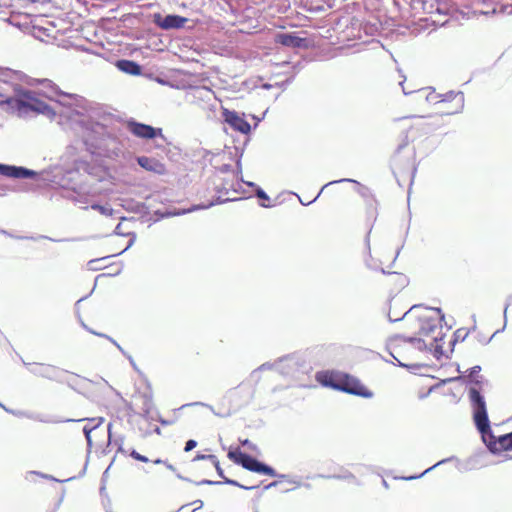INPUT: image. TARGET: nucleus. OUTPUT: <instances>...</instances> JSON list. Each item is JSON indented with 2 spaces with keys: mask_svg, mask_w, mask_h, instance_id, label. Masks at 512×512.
Wrapping results in <instances>:
<instances>
[{
  "mask_svg": "<svg viewBox=\"0 0 512 512\" xmlns=\"http://www.w3.org/2000/svg\"><path fill=\"white\" fill-rule=\"evenodd\" d=\"M418 321H419V330H418L417 334L419 336H427L431 332H433L434 329L436 328V324L434 323V321L428 317H424V316L420 317L418 319Z\"/></svg>",
  "mask_w": 512,
  "mask_h": 512,
  "instance_id": "obj_13",
  "label": "nucleus"
},
{
  "mask_svg": "<svg viewBox=\"0 0 512 512\" xmlns=\"http://www.w3.org/2000/svg\"><path fill=\"white\" fill-rule=\"evenodd\" d=\"M14 100H15L14 98L6 97L5 95L0 94V105H3V104H12V102H13Z\"/></svg>",
  "mask_w": 512,
  "mask_h": 512,
  "instance_id": "obj_22",
  "label": "nucleus"
},
{
  "mask_svg": "<svg viewBox=\"0 0 512 512\" xmlns=\"http://www.w3.org/2000/svg\"><path fill=\"white\" fill-rule=\"evenodd\" d=\"M344 373L340 371H322L317 373L316 378L324 387L340 391Z\"/></svg>",
  "mask_w": 512,
  "mask_h": 512,
  "instance_id": "obj_7",
  "label": "nucleus"
},
{
  "mask_svg": "<svg viewBox=\"0 0 512 512\" xmlns=\"http://www.w3.org/2000/svg\"><path fill=\"white\" fill-rule=\"evenodd\" d=\"M228 457L234 463L241 465L243 468L249 471L260 474H266L270 476H276V471L273 467L258 461L251 455L241 452L239 449L229 451Z\"/></svg>",
  "mask_w": 512,
  "mask_h": 512,
  "instance_id": "obj_2",
  "label": "nucleus"
},
{
  "mask_svg": "<svg viewBox=\"0 0 512 512\" xmlns=\"http://www.w3.org/2000/svg\"><path fill=\"white\" fill-rule=\"evenodd\" d=\"M137 162L142 169L154 174L164 175L167 171L165 164L156 158L142 156L137 158Z\"/></svg>",
  "mask_w": 512,
  "mask_h": 512,
  "instance_id": "obj_8",
  "label": "nucleus"
},
{
  "mask_svg": "<svg viewBox=\"0 0 512 512\" xmlns=\"http://www.w3.org/2000/svg\"><path fill=\"white\" fill-rule=\"evenodd\" d=\"M9 166L0 164V174L7 177Z\"/></svg>",
  "mask_w": 512,
  "mask_h": 512,
  "instance_id": "obj_23",
  "label": "nucleus"
},
{
  "mask_svg": "<svg viewBox=\"0 0 512 512\" xmlns=\"http://www.w3.org/2000/svg\"><path fill=\"white\" fill-rule=\"evenodd\" d=\"M275 43L286 47H300L304 39L289 33H278L275 35Z\"/></svg>",
  "mask_w": 512,
  "mask_h": 512,
  "instance_id": "obj_10",
  "label": "nucleus"
},
{
  "mask_svg": "<svg viewBox=\"0 0 512 512\" xmlns=\"http://www.w3.org/2000/svg\"><path fill=\"white\" fill-rule=\"evenodd\" d=\"M21 103L24 107H29L30 109L41 113H44L49 109L47 103L30 95H26V101H21Z\"/></svg>",
  "mask_w": 512,
  "mask_h": 512,
  "instance_id": "obj_11",
  "label": "nucleus"
},
{
  "mask_svg": "<svg viewBox=\"0 0 512 512\" xmlns=\"http://www.w3.org/2000/svg\"><path fill=\"white\" fill-rule=\"evenodd\" d=\"M131 405L140 416H147L154 407L153 396L151 392H137L133 395Z\"/></svg>",
  "mask_w": 512,
  "mask_h": 512,
  "instance_id": "obj_4",
  "label": "nucleus"
},
{
  "mask_svg": "<svg viewBox=\"0 0 512 512\" xmlns=\"http://www.w3.org/2000/svg\"><path fill=\"white\" fill-rule=\"evenodd\" d=\"M36 175L32 170H28L22 167L9 166L7 177L11 178H29Z\"/></svg>",
  "mask_w": 512,
  "mask_h": 512,
  "instance_id": "obj_14",
  "label": "nucleus"
},
{
  "mask_svg": "<svg viewBox=\"0 0 512 512\" xmlns=\"http://www.w3.org/2000/svg\"><path fill=\"white\" fill-rule=\"evenodd\" d=\"M480 372V367L479 366H475L471 369V372L469 374V378L470 380L472 381V383L474 384L473 386H470L469 389H473V387L475 389L478 390V392L480 393V389H481V383H482V376L479 374ZM470 390H468L469 392Z\"/></svg>",
  "mask_w": 512,
  "mask_h": 512,
  "instance_id": "obj_16",
  "label": "nucleus"
},
{
  "mask_svg": "<svg viewBox=\"0 0 512 512\" xmlns=\"http://www.w3.org/2000/svg\"><path fill=\"white\" fill-rule=\"evenodd\" d=\"M55 370H56L55 367H53L51 365H42L40 373L42 375L51 377L53 375V373L55 372Z\"/></svg>",
  "mask_w": 512,
  "mask_h": 512,
  "instance_id": "obj_19",
  "label": "nucleus"
},
{
  "mask_svg": "<svg viewBox=\"0 0 512 512\" xmlns=\"http://www.w3.org/2000/svg\"><path fill=\"white\" fill-rule=\"evenodd\" d=\"M209 460L211 463H216V456L213 454H197L192 461Z\"/></svg>",
  "mask_w": 512,
  "mask_h": 512,
  "instance_id": "obj_18",
  "label": "nucleus"
},
{
  "mask_svg": "<svg viewBox=\"0 0 512 512\" xmlns=\"http://www.w3.org/2000/svg\"><path fill=\"white\" fill-rule=\"evenodd\" d=\"M368 214H370V218H375V216H376V207L374 205H370V211H368Z\"/></svg>",
  "mask_w": 512,
  "mask_h": 512,
  "instance_id": "obj_26",
  "label": "nucleus"
},
{
  "mask_svg": "<svg viewBox=\"0 0 512 512\" xmlns=\"http://www.w3.org/2000/svg\"><path fill=\"white\" fill-rule=\"evenodd\" d=\"M153 463H154V464H162V463H163V464H166V461L161 460V459H155V460H153Z\"/></svg>",
  "mask_w": 512,
  "mask_h": 512,
  "instance_id": "obj_27",
  "label": "nucleus"
},
{
  "mask_svg": "<svg viewBox=\"0 0 512 512\" xmlns=\"http://www.w3.org/2000/svg\"><path fill=\"white\" fill-rule=\"evenodd\" d=\"M433 311H435L438 315L441 314V309L440 308H435V309H433Z\"/></svg>",
  "mask_w": 512,
  "mask_h": 512,
  "instance_id": "obj_28",
  "label": "nucleus"
},
{
  "mask_svg": "<svg viewBox=\"0 0 512 512\" xmlns=\"http://www.w3.org/2000/svg\"><path fill=\"white\" fill-rule=\"evenodd\" d=\"M117 68L134 76H138L141 73V67L136 62H133V60H118Z\"/></svg>",
  "mask_w": 512,
  "mask_h": 512,
  "instance_id": "obj_12",
  "label": "nucleus"
},
{
  "mask_svg": "<svg viewBox=\"0 0 512 512\" xmlns=\"http://www.w3.org/2000/svg\"><path fill=\"white\" fill-rule=\"evenodd\" d=\"M257 196L259 199H269L265 191L261 189L257 191Z\"/></svg>",
  "mask_w": 512,
  "mask_h": 512,
  "instance_id": "obj_25",
  "label": "nucleus"
},
{
  "mask_svg": "<svg viewBox=\"0 0 512 512\" xmlns=\"http://www.w3.org/2000/svg\"><path fill=\"white\" fill-rule=\"evenodd\" d=\"M469 401L473 411V421L488 450L494 454L511 451L512 432L500 437L495 436L491 430L485 399L477 389H470Z\"/></svg>",
  "mask_w": 512,
  "mask_h": 512,
  "instance_id": "obj_1",
  "label": "nucleus"
},
{
  "mask_svg": "<svg viewBox=\"0 0 512 512\" xmlns=\"http://www.w3.org/2000/svg\"><path fill=\"white\" fill-rule=\"evenodd\" d=\"M199 484L202 485H219L220 482H212V480H201Z\"/></svg>",
  "mask_w": 512,
  "mask_h": 512,
  "instance_id": "obj_24",
  "label": "nucleus"
},
{
  "mask_svg": "<svg viewBox=\"0 0 512 512\" xmlns=\"http://www.w3.org/2000/svg\"><path fill=\"white\" fill-rule=\"evenodd\" d=\"M84 431L86 432V435L88 436V433H89V432H88V430H87V428H86V427L84 428Z\"/></svg>",
  "mask_w": 512,
  "mask_h": 512,
  "instance_id": "obj_29",
  "label": "nucleus"
},
{
  "mask_svg": "<svg viewBox=\"0 0 512 512\" xmlns=\"http://www.w3.org/2000/svg\"><path fill=\"white\" fill-rule=\"evenodd\" d=\"M225 121L235 130L241 133H248L250 131V124L236 112L225 111Z\"/></svg>",
  "mask_w": 512,
  "mask_h": 512,
  "instance_id": "obj_9",
  "label": "nucleus"
},
{
  "mask_svg": "<svg viewBox=\"0 0 512 512\" xmlns=\"http://www.w3.org/2000/svg\"><path fill=\"white\" fill-rule=\"evenodd\" d=\"M340 391L363 398H371L373 396L372 392L365 384L357 377L348 373H344L343 375Z\"/></svg>",
  "mask_w": 512,
  "mask_h": 512,
  "instance_id": "obj_3",
  "label": "nucleus"
},
{
  "mask_svg": "<svg viewBox=\"0 0 512 512\" xmlns=\"http://www.w3.org/2000/svg\"><path fill=\"white\" fill-rule=\"evenodd\" d=\"M129 131L137 137L151 139L156 136H162L161 128H153L152 126L131 121L128 123Z\"/></svg>",
  "mask_w": 512,
  "mask_h": 512,
  "instance_id": "obj_6",
  "label": "nucleus"
},
{
  "mask_svg": "<svg viewBox=\"0 0 512 512\" xmlns=\"http://www.w3.org/2000/svg\"><path fill=\"white\" fill-rule=\"evenodd\" d=\"M197 446V442L194 440H188L186 446H184V452H189Z\"/></svg>",
  "mask_w": 512,
  "mask_h": 512,
  "instance_id": "obj_21",
  "label": "nucleus"
},
{
  "mask_svg": "<svg viewBox=\"0 0 512 512\" xmlns=\"http://www.w3.org/2000/svg\"><path fill=\"white\" fill-rule=\"evenodd\" d=\"M213 466L216 468L218 474L221 476V478L224 480V483L226 484H229V485H232V486H236V487H240V488H244L243 486L239 485L238 482L236 480H230V478H226L225 475H224V471L220 465V462L218 460V458L216 457V463H212Z\"/></svg>",
  "mask_w": 512,
  "mask_h": 512,
  "instance_id": "obj_17",
  "label": "nucleus"
},
{
  "mask_svg": "<svg viewBox=\"0 0 512 512\" xmlns=\"http://www.w3.org/2000/svg\"><path fill=\"white\" fill-rule=\"evenodd\" d=\"M133 459L137 460V461H140V462H144V463H147L149 460L146 456H143L142 454H140L138 451L136 450H132L129 454Z\"/></svg>",
  "mask_w": 512,
  "mask_h": 512,
  "instance_id": "obj_20",
  "label": "nucleus"
},
{
  "mask_svg": "<svg viewBox=\"0 0 512 512\" xmlns=\"http://www.w3.org/2000/svg\"><path fill=\"white\" fill-rule=\"evenodd\" d=\"M462 93H451L440 101L441 112L446 115H454L461 112L463 107Z\"/></svg>",
  "mask_w": 512,
  "mask_h": 512,
  "instance_id": "obj_5",
  "label": "nucleus"
},
{
  "mask_svg": "<svg viewBox=\"0 0 512 512\" xmlns=\"http://www.w3.org/2000/svg\"><path fill=\"white\" fill-rule=\"evenodd\" d=\"M185 24V18L180 16H167L160 24L164 29L181 28Z\"/></svg>",
  "mask_w": 512,
  "mask_h": 512,
  "instance_id": "obj_15",
  "label": "nucleus"
}]
</instances>
